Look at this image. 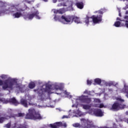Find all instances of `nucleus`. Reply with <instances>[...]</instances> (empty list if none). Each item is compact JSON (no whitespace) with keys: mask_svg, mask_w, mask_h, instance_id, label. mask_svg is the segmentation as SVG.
<instances>
[{"mask_svg":"<svg viewBox=\"0 0 128 128\" xmlns=\"http://www.w3.org/2000/svg\"><path fill=\"white\" fill-rule=\"evenodd\" d=\"M60 2H62L64 0H59Z\"/></svg>","mask_w":128,"mask_h":128,"instance_id":"54","label":"nucleus"},{"mask_svg":"<svg viewBox=\"0 0 128 128\" xmlns=\"http://www.w3.org/2000/svg\"><path fill=\"white\" fill-rule=\"evenodd\" d=\"M14 82L12 78H9L4 82H2V80H0V86H2V88L6 90V88H10V90L14 89Z\"/></svg>","mask_w":128,"mask_h":128,"instance_id":"5","label":"nucleus"},{"mask_svg":"<svg viewBox=\"0 0 128 128\" xmlns=\"http://www.w3.org/2000/svg\"><path fill=\"white\" fill-rule=\"evenodd\" d=\"M126 14H128V10H126Z\"/></svg>","mask_w":128,"mask_h":128,"instance_id":"51","label":"nucleus"},{"mask_svg":"<svg viewBox=\"0 0 128 128\" xmlns=\"http://www.w3.org/2000/svg\"><path fill=\"white\" fill-rule=\"evenodd\" d=\"M95 106H96V108H106V106H104V105L102 104H96Z\"/></svg>","mask_w":128,"mask_h":128,"instance_id":"26","label":"nucleus"},{"mask_svg":"<svg viewBox=\"0 0 128 128\" xmlns=\"http://www.w3.org/2000/svg\"><path fill=\"white\" fill-rule=\"evenodd\" d=\"M96 12H98V14H99V16H102V14H104V12L102 10H99L97 11Z\"/></svg>","mask_w":128,"mask_h":128,"instance_id":"37","label":"nucleus"},{"mask_svg":"<svg viewBox=\"0 0 128 128\" xmlns=\"http://www.w3.org/2000/svg\"><path fill=\"white\" fill-rule=\"evenodd\" d=\"M1 78H2V80H6V78H8V76L4 75V74H2L1 76Z\"/></svg>","mask_w":128,"mask_h":128,"instance_id":"33","label":"nucleus"},{"mask_svg":"<svg viewBox=\"0 0 128 128\" xmlns=\"http://www.w3.org/2000/svg\"><path fill=\"white\" fill-rule=\"evenodd\" d=\"M8 120V118L4 116H2V115L0 114V124H4V122Z\"/></svg>","mask_w":128,"mask_h":128,"instance_id":"20","label":"nucleus"},{"mask_svg":"<svg viewBox=\"0 0 128 128\" xmlns=\"http://www.w3.org/2000/svg\"><path fill=\"white\" fill-rule=\"evenodd\" d=\"M116 102L112 104V107L110 108V110L118 112L126 108V106L124 104V100L122 99L120 96L116 97Z\"/></svg>","mask_w":128,"mask_h":128,"instance_id":"2","label":"nucleus"},{"mask_svg":"<svg viewBox=\"0 0 128 128\" xmlns=\"http://www.w3.org/2000/svg\"><path fill=\"white\" fill-rule=\"evenodd\" d=\"M116 20H120V18H116Z\"/></svg>","mask_w":128,"mask_h":128,"instance_id":"49","label":"nucleus"},{"mask_svg":"<svg viewBox=\"0 0 128 128\" xmlns=\"http://www.w3.org/2000/svg\"><path fill=\"white\" fill-rule=\"evenodd\" d=\"M44 86V85H43L40 88H38L34 90V92H36V94H38L40 96H44L46 94H52V86L46 84V88H43L42 86Z\"/></svg>","mask_w":128,"mask_h":128,"instance_id":"4","label":"nucleus"},{"mask_svg":"<svg viewBox=\"0 0 128 128\" xmlns=\"http://www.w3.org/2000/svg\"><path fill=\"white\" fill-rule=\"evenodd\" d=\"M83 120L82 122V126L84 128H106V126H100L98 127L96 125H94V124L90 122H88L86 120Z\"/></svg>","mask_w":128,"mask_h":128,"instance_id":"6","label":"nucleus"},{"mask_svg":"<svg viewBox=\"0 0 128 128\" xmlns=\"http://www.w3.org/2000/svg\"><path fill=\"white\" fill-rule=\"evenodd\" d=\"M70 112H72V110H69V114H68L69 118H70V116H72V118H74V115H72V114H70Z\"/></svg>","mask_w":128,"mask_h":128,"instance_id":"39","label":"nucleus"},{"mask_svg":"<svg viewBox=\"0 0 128 128\" xmlns=\"http://www.w3.org/2000/svg\"><path fill=\"white\" fill-rule=\"evenodd\" d=\"M54 19L55 20H58V17L56 16H54Z\"/></svg>","mask_w":128,"mask_h":128,"instance_id":"47","label":"nucleus"},{"mask_svg":"<svg viewBox=\"0 0 128 128\" xmlns=\"http://www.w3.org/2000/svg\"><path fill=\"white\" fill-rule=\"evenodd\" d=\"M87 84L90 85L92 84V81L90 80H87Z\"/></svg>","mask_w":128,"mask_h":128,"instance_id":"42","label":"nucleus"},{"mask_svg":"<svg viewBox=\"0 0 128 128\" xmlns=\"http://www.w3.org/2000/svg\"><path fill=\"white\" fill-rule=\"evenodd\" d=\"M24 113L19 112L18 114H15V118H24Z\"/></svg>","mask_w":128,"mask_h":128,"instance_id":"25","label":"nucleus"},{"mask_svg":"<svg viewBox=\"0 0 128 128\" xmlns=\"http://www.w3.org/2000/svg\"><path fill=\"white\" fill-rule=\"evenodd\" d=\"M72 126L74 128H80L82 126V125L80 123H75L72 124Z\"/></svg>","mask_w":128,"mask_h":128,"instance_id":"30","label":"nucleus"},{"mask_svg":"<svg viewBox=\"0 0 128 128\" xmlns=\"http://www.w3.org/2000/svg\"><path fill=\"white\" fill-rule=\"evenodd\" d=\"M90 91H88L87 90H85V91L84 92V94H88V96H90Z\"/></svg>","mask_w":128,"mask_h":128,"instance_id":"36","label":"nucleus"},{"mask_svg":"<svg viewBox=\"0 0 128 128\" xmlns=\"http://www.w3.org/2000/svg\"><path fill=\"white\" fill-rule=\"evenodd\" d=\"M72 18H74V16H61V20H63L66 22V24H72Z\"/></svg>","mask_w":128,"mask_h":128,"instance_id":"11","label":"nucleus"},{"mask_svg":"<svg viewBox=\"0 0 128 128\" xmlns=\"http://www.w3.org/2000/svg\"><path fill=\"white\" fill-rule=\"evenodd\" d=\"M50 86H51V90H58L60 88V86H58L57 84H50Z\"/></svg>","mask_w":128,"mask_h":128,"instance_id":"23","label":"nucleus"},{"mask_svg":"<svg viewBox=\"0 0 128 128\" xmlns=\"http://www.w3.org/2000/svg\"><path fill=\"white\" fill-rule=\"evenodd\" d=\"M90 18L92 19V22L95 24H100L102 22V15H97L96 16L93 15L90 17Z\"/></svg>","mask_w":128,"mask_h":128,"instance_id":"9","label":"nucleus"},{"mask_svg":"<svg viewBox=\"0 0 128 128\" xmlns=\"http://www.w3.org/2000/svg\"><path fill=\"white\" fill-rule=\"evenodd\" d=\"M25 118L26 120H42V117L40 113L36 111V110L31 108L28 110V112L26 114Z\"/></svg>","mask_w":128,"mask_h":128,"instance_id":"3","label":"nucleus"},{"mask_svg":"<svg viewBox=\"0 0 128 128\" xmlns=\"http://www.w3.org/2000/svg\"><path fill=\"white\" fill-rule=\"evenodd\" d=\"M94 100L96 102H100V100L99 99H96Z\"/></svg>","mask_w":128,"mask_h":128,"instance_id":"44","label":"nucleus"},{"mask_svg":"<svg viewBox=\"0 0 128 128\" xmlns=\"http://www.w3.org/2000/svg\"><path fill=\"white\" fill-rule=\"evenodd\" d=\"M12 82H16V90L17 92H24L26 90V86L22 85L21 84H17V82L16 81V79H13Z\"/></svg>","mask_w":128,"mask_h":128,"instance_id":"8","label":"nucleus"},{"mask_svg":"<svg viewBox=\"0 0 128 128\" xmlns=\"http://www.w3.org/2000/svg\"><path fill=\"white\" fill-rule=\"evenodd\" d=\"M35 16H36V18H38V20H40V16H38V14L35 15Z\"/></svg>","mask_w":128,"mask_h":128,"instance_id":"45","label":"nucleus"},{"mask_svg":"<svg viewBox=\"0 0 128 128\" xmlns=\"http://www.w3.org/2000/svg\"><path fill=\"white\" fill-rule=\"evenodd\" d=\"M10 126H12V122L10 121L8 124L4 126V128H10Z\"/></svg>","mask_w":128,"mask_h":128,"instance_id":"31","label":"nucleus"},{"mask_svg":"<svg viewBox=\"0 0 128 128\" xmlns=\"http://www.w3.org/2000/svg\"><path fill=\"white\" fill-rule=\"evenodd\" d=\"M124 18L125 20H128V16H126L124 17Z\"/></svg>","mask_w":128,"mask_h":128,"instance_id":"46","label":"nucleus"},{"mask_svg":"<svg viewBox=\"0 0 128 128\" xmlns=\"http://www.w3.org/2000/svg\"><path fill=\"white\" fill-rule=\"evenodd\" d=\"M128 86H126V88H125V89H124V91H125V92H126V96L127 98H128Z\"/></svg>","mask_w":128,"mask_h":128,"instance_id":"34","label":"nucleus"},{"mask_svg":"<svg viewBox=\"0 0 128 128\" xmlns=\"http://www.w3.org/2000/svg\"><path fill=\"white\" fill-rule=\"evenodd\" d=\"M76 108H78V106H76Z\"/></svg>","mask_w":128,"mask_h":128,"instance_id":"58","label":"nucleus"},{"mask_svg":"<svg viewBox=\"0 0 128 128\" xmlns=\"http://www.w3.org/2000/svg\"><path fill=\"white\" fill-rule=\"evenodd\" d=\"M82 106L84 110H90V106L88 104H83Z\"/></svg>","mask_w":128,"mask_h":128,"instance_id":"28","label":"nucleus"},{"mask_svg":"<svg viewBox=\"0 0 128 128\" xmlns=\"http://www.w3.org/2000/svg\"><path fill=\"white\" fill-rule=\"evenodd\" d=\"M75 106H76V105H74V104H73V105L72 106V108H74Z\"/></svg>","mask_w":128,"mask_h":128,"instance_id":"53","label":"nucleus"},{"mask_svg":"<svg viewBox=\"0 0 128 128\" xmlns=\"http://www.w3.org/2000/svg\"><path fill=\"white\" fill-rule=\"evenodd\" d=\"M79 98L80 100L83 102H86V104H90V102H92L90 98H88V96H82Z\"/></svg>","mask_w":128,"mask_h":128,"instance_id":"13","label":"nucleus"},{"mask_svg":"<svg viewBox=\"0 0 128 128\" xmlns=\"http://www.w3.org/2000/svg\"><path fill=\"white\" fill-rule=\"evenodd\" d=\"M19 128H28V126L26 124H21Z\"/></svg>","mask_w":128,"mask_h":128,"instance_id":"38","label":"nucleus"},{"mask_svg":"<svg viewBox=\"0 0 128 128\" xmlns=\"http://www.w3.org/2000/svg\"><path fill=\"white\" fill-rule=\"evenodd\" d=\"M0 102H2V104H9V99H6L4 98H0Z\"/></svg>","mask_w":128,"mask_h":128,"instance_id":"21","label":"nucleus"},{"mask_svg":"<svg viewBox=\"0 0 128 128\" xmlns=\"http://www.w3.org/2000/svg\"><path fill=\"white\" fill-rule=\"evenodd\" d=\"M42 100H44V99H42Z\"/></svg>","mask_w":128,"mask_h":128,"instance_id":"57","label":"nucleus"},{"mask_svg":"<svg viewBox=\"0 0 128 128\" xmlns=\"http://www.w3.org/2000/svg\"><path fill=\"white\" fill-rule=\"evenodd\" d=\"M119 16H122V14L120 13H119Z\"/></svg>","mask_w":128,"mask_h":128,"instance_id":"52","label":"nucleus"},{"mask_svg":"<svg viewBox=\"0 0 128 128\" xmlns=\"http://www.w3.org/2000/svg\"><path fill=\"white\" fill-rule=\"evenodd\" d=\"M90 17L86 16V20H85V22L86 24H88L90 23Z\"/></svg>","mask_w":128,"mask_h":128,"instance_id":"32","label":"nucleus"},{"mask_svg":"<svg viewBox=\"0 0 128 128\" xmlns=\"http://www.w3.org/2000/svg\"><path fill=\"white\" fill-rule=\"evenodd\" d=\"M7 114L8 116L6 117V118H16V114H14L12 112V110L10 108L8 110Z\"/></svg>","mask_w":128,"mask_h":128,"instance_id":"15","label":"nucleus"},{"mask_svg":"<svg viewBox=\"0 0 128 128\" xmlns=\"http://www.w3.org/2000/svg\"><path fill=\"white\" fill-rule=\"evenodd\" d=\"M20 104H22V106H24V108H28V100L22 98L20 100V102H19Z\"/></svg>","mask_w":128,"mask_h":128,"instance_id":"17","label":"nucleus"},{"mask_svg":"<svg viewBox=\"0 0 128 128\" xmlns=\"http://www.w3.org/2000/svg\"><path fill=\"white\" fill-rule=\"evenodd\" d=\"M72 22H74L76 24H80V18L78 17H76L73 16Z\"/></svg>","mask_w":128,"mask_h":128,"instance_id":"19","label":"nucleus"},{"mask_svg":"<svg viewBox=\"0 0 128 128\" xmlns=\"http://www.w3.org/2000/svg\"><path fill=\"white\" fill-rule=\"evenodd\" d=\"M9 104H14V106H18L20 104V102H18L15 98H9Z\"/></svg>","mask_w":128,"mask_h":128,"instance_id":"14","label":"nucleus"},{"mask_svg":"<svg viewBox=\"0 0 128 128\" xmlns=\"http://www.w3.org/2000/svg\"><path fill=\"white\" fill-rule=\"evenodd\" d=\"M105 128H118V126H116V124L115 123H114L113 126L112 127L106 126V127H105Z\"/></svg>","mask_w":128,"mask_h":128,"instance_id":"35","label":"nucleus"},{"mask_svg":"<svg viewBox=\"0 0 128 128\" xmlns=\"http://www.w3.org/2000/svg\"><path fill=\"white\" fill-rule=\"evenodd\" d=\"M52 1L54 3H56V2H58V0H52Z\"/></svg>","mask_w":128,"mask_h":128,"instance_id":"48","label":"nucleus"},{"mask_svg":"<svg viewBox=\"0 0 128 128\" xmlns=\"http://www.w3.org/2000/svg\"><path fill=\"white\" fill-rule=\"evenodd\" d=\"M29 106H32L33 104L32 103L29 102L28 103Z\"/></svg>","mask_w":128,"mask_h":128,"instance_id":"50","label":"nucleus"},{"mask_svg":"<svg viewBox=\"0 0 128 128\" xmlns=\"http://www.w3.org/2000/svg\"><path fill=\"white\" fill-rule=\"evenodd\" d=\"M29 88L32 89L36 88V84L34 82H30L28 84Z\"/></svg>","mask_w":128,"mask_h":128,"instance_id":"24","label":"nucleus"},{"mask_svg":"<svg viewBox=\"0 0 128 128\" xmlns=\"http://www.w3.org/2000/svg\"><path fill=\"white\" fill-rule=\"evenodd\" d=\"M94 82L96 84H102V80L98 78H96Z\"/></svg>","mask_w":128,"mask_h":128,"instance_id":"27","label":"nucleus"},{"mask_svg":"<svg viewBox=\"0 0 128 128\" xmlns=\"http://www.w3.org/2000/svg\"><path fill=\"white\" fill-rule=\"evenodd\" d=\"M8 11L10 14H12L14 18H20V16H24V10L20 8V4H12L10 5L8 9Z\"/></svg>","mask_w":128,"mask_h":128,"instance_id":"1","label":"nucleus"},{"mask_svg":"<svg viewBox=\"0 0 128 128\" xmlns=\"http://www.w3.org/2000/svg\"><path fill=\"white\" fill-rule=\"evenodd\" d=\"M76 6L77 8H80V10H82L84 8V2H76Z\"/></svg>","mask_w":128,"mask_h":128,"instance_id":"18","label":"nucleus"},{"mask_svg":"<svg viewBox=\"0 0 128 128\" xmlns=\"http://www.w3.org/2000/svg\"><path fill=\"white\" fill-rule=\"evenodd\" d=\"M64 94H66V96H68V94H70V93H68V92H66V90H65V91L64 92Z\"/></svg>","mask_w":128,"mask_h":128,"instance_id":"43","label":"nucleus"},{"mask_svg":"<svg viewBox=\"0 0 128 128\" xmlns=\"http://www.w3.org/2000/svg\"><path fill=\"white\" fill-rule=\"evenodd\" d=\"M12 82H16V90L17 92H24L26 90V86L22 85L21 84H17V82L16 81V79H13Z\"/></svg>","mask_w":128,"mask_h":128,"instance_id":"7","label":"nucleus"},{"mask_svg":"<svg viewBox=\"0 0 128 128\" xmlns=\"http://www.w3.org/2000/svg\"><path fill=\"white\" fill-rule=\"evenodd\" d=\"M64 12V9H60L58 10H54V14H62Z\"/></svg>","mask_w":128,"mask_h":128,"instance_id":"22","label":"nucleus"},{"mask_svg":"<svg viewBox=\"0 0 128 128\" xmlns=\"http://www.w3.org/2000/svg\"><path fill=\"white\" fill-rule=\"evenodd\" d=\"M44 2H48V0H43Z\"/></svg>","mask_w":128,"mask_h":128,"instance_id":"55","label":"nucleus"},{"mask_svg":"<svg viewBox=\"0 0 128 128\" xmlns=\"http://www.w3.org/2000/svg\"><path fill=\"white\" fill-rule=\"evenodd\" d=\"M125 22H126L125 26H126V28H128V20H126Z\"/></svg>","mask_w":128,"mask_h":128,"instance_id":"41","label":"nucleus"},{"mask_svg":"<svg viewBox=\"0 0 128 128\" xmlns=\"http://www.w3.org/2000/svg\"><path fill=\"white\" fill-rule=\"evenodd\" d=\"M104 112H102V110L100 109H96L94 112V116H98L100 118L104 116Z\"/></svg>","mask_w":128,"mask_h":128,"instance_id":"12","label":"nucleus"},{"mask_svg":"<svg viewBox=\"0 0 128 128\" xmlns=\"http://www.w3.org/2000/svg\"><path fill=\"white\" fill-rule=\"evenodd\" d=\"M38 11L36 10V12H34V13L30 14H27V18L28 20H32L36 14H38Z\"/></svg>","mask_w":128,"mask_h":128,"instance_id":"16","label":"nucleus"},{"mask_svg":"<svg viewBox=\"0 0 128 128\" xmlns=\"http://www.w3.org/2000/svg\"><path fill=\"white\" fill-rule=\"evenodd\" d=\"M70 118V116L66 115L63 116L62 117V118Z\"/></svg>","mask_w":128,"mask_h":128,"instance_id":"40","label":"nucleus"},{"mask_svg":"<svg viewBox=\"0 0 128 128\" xmlns=\"http://www.w3.org/2000/svg\"><path fill=\"white\" fill-rule=\"evenodd\" d=\"M74 114H76V112L75 111H74Z\"/></svg>","mask_w":128,"mask_h":128,"instance_id":"56","label":"nucleus"},{"mask_svg":"<svg viewBox=\"0 0 128 128\" xmlns=\"http://www.w3.org/2000/svg\"><path fill=\"white\" fill-rule=\"evenodd\" d=\"M49 126L51 128H58L62 126L66 128L67 125L66 123L62 124V122H56L54 124H50Z\"/></svg>","mask_w":128,"mask_h":128,"instance_id":"10","label":"nucleus"},{"mask_svg":"<svg viewBox=\"0 0 128 128\" xmlns=\"http://www.w3.org/2000/svg\"><path fill=\"white\" fill-rule=\"evenodd\" d=\"M114 26H116V28H120V21H116L115 22Z\"/></svg>","mask_w":128,"mask_h":128,"instance_id":"29","label":"nucleus"}]
</instances>
